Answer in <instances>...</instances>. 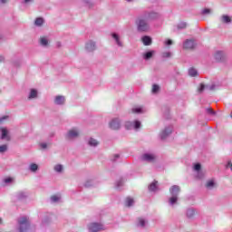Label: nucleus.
<instances>
[{"mask_svg": "<svg viewBox=\"0 0 232 232\" xmlns=\"http://www.w3.org/2000/svg\"><path fill=\"white\" fill-rule=\"evenodd\" d=\"M160 18V14L157 12L145 11L142 14L137 17L136 25L138 32H149L150 21H157Z\"/></svg>", "mask_w": 232, "mask_h": 232, "instance_id": "1", "label": "nucleus"}, {"mask_svg": "<svg viewBox=\"0 0 232 232\" xmlns=\"http://www.w3.org/2000/svg\"><path fill=\"white\" fill-rule=\"evenodd\" d=\"M18 232H28V229H30V221L26 217L19 218L18 220Z\"/></svg>", "mask_w": 232, "mask_h": 232, "instance_id": "2", "label": "nucleus"}, {"mask_svg": "<svg viewBox=\"0 0 232 232\" xmlns=\"http://www.w3.org/2000/svg\"><path fill=\"white\" fill-rule=\"evenodd\" d=\"M105 227L104 225L97 222H92L88 225V231L89 232H99L104 231Z\"/></svg>", "mask_w": 232, "mask_h": 232, "instance_id": "3", "label": "nucleus"}, {"mask_svg": "<svg viewBox=\"0 0 232 232\" xmlns=\"http://www.w3.org/2000/svg\"><path fill=\"white\" fill-rule=\"evenodd\" d=\"M79 135H81V131L79 130V129L72 128L68 130L66 134V139H68V140H73V139H77Z\"/></svg>", "mask_w": 232, "mask_h": 232, "instance_id": "4", "label": "nucleus"}, {"mask_svg": "<svg viewBox=\"0 0 232 232\" xmlns=\"http://www.w3.org/2000/svg\"><path fill=\"white\" fill-rule=\"evenodd\" d=\"M172 132H173V126L169 125L168 127H165V129L161 130L160 134L161 140L168 139V137H169V135H171Z\"/></svg>", "mask_w": 232, "mask_h": 232, "instance_id": "5", "label": "nucleus"}, {"mask_svg": "<svg viewBox=\"0 0 232 232\" xmlns=\"http://www.w3.org/2000/svg\"><path fill=\"white\" fill-rule=\"evenodd\" d=\"M140 121H127L125 123L126 130H139L140 129Z\"/></svg>", "mask_w": 232, "mask_h": 232, "instance_id": "6", "label": "nucleus"}, {"mask_svg": "<svg viewBox=\"0 0 232 232\" xmlns=\"http://www.w3.org/2000/svg\"><path fill=\"white\" fill-rule=\"evenodd\" d=\"M85 50L89 53H92V52H95V50H97V45H96L95 42H93L92 40L87 41L85 43Z\"/></svg>", "mask_w": 232, "mask_h": 232, "instance_id": "7", "label": "nucleus"}, {"mask_svg": "<svg viewBox=\"0 0 232 232\" xmlns=\"http://www.w3.org/2000/svg\"><path fill=\"white\" fill-rule=\"evenodd\" d=\"M111 130H119L121 128V120L114 118L109 123Z\"/></svg>", "mask_w": 232, "mask_h": 232, "instance_id": "8", "label": "nucleus"}, {"mask_svg": "<svg viewBox=\"0 0 232 232\" xmlns=\"http://www.w3.org/2000/svg\"><path fill=\"white\" fill-rule=\"evenodd\" d=\"M39 97V91L36 89H30L29 93L27 95L28 101H34Z\"/></svg>", "mask_w": 232, "mask_h": 232, "instance_id": "9", "label": "nucleus"}, {"mask_svg": "<svg viewBox=\"0 0 232 232\" xmlns=\"http://www.w3.org/2000/svg\"><path fill=\"white\" fill-rule=\"evenodd\" d=\"M155 159V154L151 153H145L141 156V160H143L144 162H153Z\"/></svg>", "mask_w": 232, "mask_h": 232, "instance_id": "10", "label": "nucleus"}, {"mask_svg": "<svg viewBox=\"0 0 232 232\" xmlns=\"http://www.w3.org/2000/svg\"><path fill=\"white\" fill-rule=\"evenodd\" d=\"M196 44H197L195 43L194 40H186L183 44V48H185V50H193Z\"/></svg>", "mask_w": 232, "mask_h": 232, "instance_id": "11", "label": "nucleus"}, {"mask_svg": "<svg viewBox=\"0 0 232 232\" xmlns=\"http://www.w3.org/2000/svg\"><path fill=\"white\" fill-rule=\"evenodd\" d=\"M111 37L115 41L117 46H119L120 48H122V46H124V44H122V41H121V36L119 35V34L112 33Z\"/></svg>", "mask_w": 232, "mask_h": 232, "instance_id": "12", "label": "nucleus"}, {"mask_svg": "<svg viewBox=\"0 0 232 232\" xmlns=\"http://www.w3.org/2000/svg\"><path fill=\"white\" fill-rule=\"evenodd\" d=\"M137 227H140L141 229H144L146 226H148V219L144 218H139L136 223Z\"/></svg>", "mask_w": 232, "mask_h": 232, "instance_id": "13", "label": "nucleus"}, {"mask_svg": "<svg viewBox=\"0 0 232 232\" xmlns=\"http://www.w3.org/2000/svg\"><path fill=\"white\" fill-rule=\"evenodd\" d=\"M169 193L171 197H179V193H180V187H179V185H173L169 189Z\"/></svg>", "mask_w": 232, "mask_h": 232, "instance_id": "14", "label": "nucleus"}, {"mask_svg": "<svg viewBox=\"0 0 232 232\" xmlns=\"http://www.w3.org/2000/svg\"><path fill=\"white\" fill-rule=\"evenodd\" d=\"M64 102H66V98H64V96H62V95L55 96L54 104H56V106H63Z\"/></svg>", "mask_w": 232, "mask_h": 232, "instance_id": "15", "label": "nucleus"}, {"mask_svg": "<svg viewBox=\"0 0 232 232\" xmlns=\"http://www.w3.org/2000/svg\"><path fill=\"white\" fill-rule=\"evenodd\" d=\"M204 90H209L210 92H213V90H215V84H212V85L201 84L200 87L198 88L199 93H202Z\"/></svg>", "mask_w": 232, "mask_h": 232, "instance_id": "16", "label": "nucleus"}, {"mask_svg": "<svg viewBox=\"0 0 232 232\" xmlns=\"http://www.w3.org/2000/svg\"><path fill=\"white\" fill-rule=\"evenodd\" d=\"M0 131H1V139L9 140L10 137L8 136V130L6 128H1Z\"/></svg>", "mask_w": 232, "mask_h": 232, "instance_id": "17", "label": "nucleus"}, {"mask_svg": "<svg viewBox=\"0 0 232 232\" xmlns=\"http://www.w3.org/2000/svg\"><path fill=\"white\" fill-rule=\"evenodd\" d=\"M159 182L153 181L152 183L150 184L149 186V191L155 193L156 191L159 190Z\"/></svg>", "mask_w": 232, "mask_h": 232, "instance_id": "18", "label": "nucleus"}, {"mask_svg": "<svg viewBox=\"0 0 232 232\" xmlns=\"http://www.w3.org/2000/svg\"><path fill=\"white\" fill-rule=\"evenodd\" d=\"M201 168H202V166L200 165V163H196L194 165V171L198 172V179H202V177H204L202 172H200Z\"/></svg>", "mask_w": 232, "mask_h": 232, "instance_id": "19", "label": "nucleus"}, {"mask_svg": "<svg viewBox=\"0 0 232 232\" xmlns=\"http://www.w3.org/2000/svg\"><path fill=\"white\" fill-rule=\"evenodd\" d=\"M28 169L29 171H31V173H37V171L39 170V165H37L36 163H31L28 166Z\"/></svg>", "mask_w": 232, "mask_h": 232, "instance_id": "20", "label": "nucleus"}, {"mask_svg": "<svg viewBox=\"0 0 232 232\" xmlns=\"http://www.w3.org/2000/svg\"><path fill=\"white\" fill-rule=\"evenodd\" d=\"M216 186H217V183L215 182V179H208L206 183L207 189H214Z\"/></svg>", "mask_w": 232, "mask_h": 232, "instance_id": "21", "label": "nucleus"}, {"mask_svg": "<svg viewBox=\"0 0 232 232\" xmlns=\"http://www.w3.org/2000/svg\"><path fill=\"white\" fill-rule=\"evenodd\" d=\"M39 43H40L41 46H44V48H46V46H48V43H49L48 37H46V36L40 37Z\"/></svg>", "mask_w": 232, "mask_h": 232, "instance_id": "22", "label": "nucleus"}, {"mask_svg": "<svg viewBox=\"0 0 232 232\" xmlns=\"http://www.w3.org/2000/svg\"><path fill=\"white\" fill-rule=\"evenodd\" d=\"M214 57L216 59V61H222V59H224V52L222 51H217L214 54Z\"/></svg>", "mask_w": 232, "mask_h": 232, "instance_id": "23", "label": "nucleus"}, {"mask_svg": "<svg viewBox=\"0 0 232 232\" xmlns=\"http://www.w3.org/2000/svg\"><path fill=\"white\" fill-rule=\"evenodd\" d=\"M2 184H3V186H12L14 184V179L13 178H5L3 179Z\"/></svg>", "mask_w": 232, "mask_h": 232, "instance_id": "24", "label": "nucleus"}, {"mask_svg": "<svg viewBox=\"0 0 232 232\" xmlns=\"http://www.w3.org/2000/svg\"><path fill=\"white\" fill-rule=\"evenodd\" d=\"M88 144L92 147V148H97V146H99V141L93 138H90L88 140Z\"/></svg>", "mask_w": 232, "mask_h": 232, "instance_id": "25", "label": "nucleus"}, {"mask_svg": "<svg viewBox=\"0 0 232 232\" xmlns=\"http://www.w3.org/2000/svg\"><path fill=\"white\" fill-rule=\"evenodd\" d=\"M26 197H28V192L26 191H20L16 195L18 200H24V198H26Z\"/></svg>", "mask_w": 232, "mask_h": 232, "instance_id": "26", "label": "nucleus"}, {"mask_svg": "<svg viewBox=\"0 0 232 232\" xmlns=\"http://www.w3.org/2000/svg\"><path fill=\"white\" fill-rule=\"evenodd\" d=\"M186 215L188 218H193V217H195V208H188Z\"/></svg>", "mask_w": 232, "mask_h": 232, "instance_id": "27", "label": "nucleus"}, {"mask_svg": "<svg viewBox=\"0 0 232 232\" xmlns=\"http://www.w3.org/2000/svg\"><path fill=\"white\" fill-rule=\"evenodd\" d=\"M153 53H155V51H148L143 54V59H145V61H149V59L153 57Z\"/></svg>", "mask_w": 232, "mask_h": 232, "instance_id": "28", "label": "nucleus"}, {"mask_svg": "<svg viewBox=\"0 0 232 232\" xmlns=\"http://www.w3.org/2000/svg\"><path fill=\"white\" fill-rule=\"evenodd\" d=\"M64 169V167L61 164H56L53 167V171H55V173H62Z\"/></svg>", "mask_w": 232, "mask_h": 232, "instance_id": "29", "label": "nucleus"}, {"mask_svg": "<svg viewBox=\"0 0 232 232\" xmlns=\"http://www.w3.org/2000/svg\"><path fill=\"white\" fill-rule=\"evenodd\" d=\"M179 200V197L177 196H171L169 198V206H175V204H177Z\"/></svg>", "mask_w": 232, "mask_h": 232, "instance_id": "30", "label": "nucleus"}, {"mask_svg": "<svg viewBox=\"0 0 232 232\" xmlns=\"http://www.w3.org/2000/svg\"><path fill=\"white\" fill-rule=\"evenodd\" d=\"M142 43L145 46H150L151 44V37L150 36H143L142 37Z\"/></svg>", "mask_w": 232, "mask_h": 232, "instance_id": "31", "label": "nucleus"}, {"mask_svg": "<svg viewBox=\"0 0 232 232\" xmlns=\"http://www.w3.org/2000/svg\"><path fill=\"white\" fill-rule=\"evenodd\" d=\"M188 75L190 77H197V75H198V72L197 71V69L191 67L188 69Z\"/></svg>", "mask_w": 232, "mask_h": 232, "instance_id": "32", "label": "nucleus"}, {"mask_svg": "<svg viewBox=\"0 0 232 232\" xmlns=\"http://www.w3.org/2000/svg\"><path fill=\"white\" fill-rule=\"evenodd\" d=\"M178 30H186L188 28V23L186 22H179L177 25Z\"/></svg>", "mask_w": 232, "mask_h": 232, "instance_id": "33", "label": "nucleus"}, {"mask_svg": "<svg viewBox=\"0 0 232 232\" xmlns=\"http://www.w3.org/2000/svg\"><path fill=\"white\" fill-rule=\"evenodd\" d=\"M122 186H124V179H120L118 181H116V189L121 190Z\"/></svg>", "mask_w": 232, "mask_h": 232, "instance_id": "34", "label": "nucleus"}, {"mask_svg": "<svg viewBox=\"0 0 232 232\" xmlns=\"http://www.w3.org/2000/svg\"><path fill=\"white\" fill-rule=\"evenodd\" d=\"M44 24V19H43L42 17L36 18L34 21L35 26H43Z\"/></svg>", "mask_w": 232, "mask_h": 232, "instance_id": "35", "label": "nucleus"}, {"mask_svg": "<svg viewBox=\"0 0 232 232\" xmlns=\"http://www.w3.org/2000/svg\"><path fill=\"white\" fill-rule=\"evenodd\" d=\"M132 113H144V109L142 107L132 108Z\"/></svg>", "mask_w": 232, "mask_h": 232, "instance_id": "36", "label": "nucleus"}, {"mask_svg": "<svg viewBox=\"0 0 232 232\" xmlns=\"http://www.w3.org/2000/svg\"><path fill=\"white\" fill-rule=\"evenodd\" d=\"M221 21H222V23H226L227 24L231 23V18L228 15L224 14L221 17Z\"/></svg>", "mask_w": 232, "mask_h": 232, "instance_id": "37", "label": "nucleus"}, {"mask_svg": "<svg viewBox=\"0 0 232 232\" xmlns=\"http://www.w3.org/2000/svg\"><path fill=\"white\" fill-rule=\"evenodd\" d=\"M134 200H133V198H126V206L128 207V208H131V206H133V204H134Z\"/></svg>", "mask_w": 232, "mask_h": 232, "instance_id": "38", "label": "nucleus"}, {"mask_svg": "<svg viewBox=\"0 0 232 232\" xmlns=\"http://www.w3.org/2000/svg\"><path fill=\"white\" fill-rule=\"evenodd\" d=\"M60 200H61V197H59V196L51 197V202H53V203L59 202Z\"/></svg>", "mask_w": 232, "mask_h": 232, "instance_id": "39", "label": "nucleus"}, {"mask_svg": "<svg viewBox=\"0 0 232 232\" xmlns=\"http://www.w3.org/2000/svg\"><path fill=\"white\" fill-rule=\"evenodd\" d=\"M85 188H92V186H93V180L92 179H88L85 183H84Z\"/></svg>", "mask_w": 232, "mask_h": 232, "instance_id": "40", "label": "nucleus"}, {"mask_svg": "<svg viewBox=\"0 0 232 232\" xmlns=\"http://www.w3.org/2000/svg\"><path fill=\"white\" fill-rule=\"evenodd\" d=\"M83 5H84V6H87L88 8H92V1H90V0H84Z\"/></svg>", "mask_w": 232, "mask_h": 232, "instance_id": "41", "label": "nucleus"}, {"mask_svg": "<svg viewBox=\"0 0 232 232\" xmlns=\"http://www.w3.org/2000/svg\"><path fill=\"white\" fill-rule=\"evenodd\" d=\"M159 90H160V87H159V85L154 84V85L152 86V93H158V92H159Z\"/></svg>", "mask_w": 232, "mask_h": 232, "instance_id": "42", "label": "nucleus"}, {"mask_svg": "<svg viewBox=\"0 0 232 232\" xmlns=\"http://www.w3.org/2000/svg\"><path fill=\"white\" fill-rule=\"evenodd\" d=\"M119 159H121V155H119V154H114V155L112 156V158L111 159V160L112 162H117V160H119Z\"/></svg>", "mask_w": 232, "mask_h": 232, "instance_id": "43", "label": "nucleus"}, {"mask_svg": "<svg viewBox=\"0 0 232 232\" xmlns=\"http://www.w3.org/2000/svg\"><path fill=\"white\" fill-rule=\"evenodd\" d=\"M163 59H169L171 57V53L170 52H165L162 53Z\"/></svg>", "mask_w": 232, "mask_h": 232, "instance_id": "44", "label": "nucleus"}, {"mask_svg": "<svg viewBox=\"0 0 232 232\" xmlns=\"http://www.w3.org/2000/svg\"><path fill=\"white\" fill-rule=\"evenodd\" d=\"M8 150V146L6 145H1L0 146V153H5Z\"/></svg>", "mask_w": 232, "mask_h": 232, "instance_id": "45", "label": "nucleus"}, {"mask_svg": "<svg viewBox=\"0 0 232 232\" xmlns=\"http://www.w3.org/2000/svg\"><path fill=\"white\" fill-rule=\"evenodd\" d=\"M206 111H207V113H208V115H216L215 111H213V109H211V108H208L206 110Z\"/></svg>", "mask_w": 232, "mask_h": 232, "instance_id": "46", "label": "nucleus"}, {"mask_svg": "<svg viewBox=\"0 0 232 232\" xmlns=\"http://www.w3.org/2000/svg\"><path fill=\"white\" fill-rule=\"evenodd\" d=\"M164 44L166 46H171V44H173V41L171 39H168L164 42Z\"/></svg>", "mask_w": 232, "mask_h": 232, "instance_id": "47", "label": "nucleus"}, {"mask_svg": "<svg viewBox=\"0 0 232 232\" xmlns=\"http://www.w3.org/2000/svg\"><path fill=\"white\" fill-rule=\"evenodd\" d=\"M40 148H41V150H46V148H48V143L41 142L40 143Z\"/></svg>", "mask_w": 232, "mask_h": 232, "instance_id": "48", "label": "nucleus"}, {"mask_svg": "<svg viewBox=\"0 0 232 232\" xmlns=\"http://www.w3.org/2000/svg\"><path fill=\"white\" fill-rule=\"evenodd\" d=\"M8 120V116H2L0 117V124H3L4 121H7Z\"/></svg>", "mask_w": 232, "mask_h": 232, "instance_id": "49", "label": "nucleus"}, {"mask_svg": "<svg viewBox=\"0 0 232 232\" xmlns=\"http://www.w3.org/2000/svg\"><path fill=\"white\" fill-rule=\"evenodd\" d=\"M28 3H34V0H22L23 5H28Z\"/></svg>", "mask_w": 232, "mask_h": 232, "instance_id": "50", "label": "nucleus"}, {"mask_svg": "<svg viewBox=\"0 0 232 232\" xmlns=\"http://www.w3.org/2000/svg\"><path fill=\"white\" fill-rule=\"evenodd\" d=\"M209 12H210L209 9H204V10L202 11V14H203V15H206V14H209Z\"/></svg>", "mask_w": 232, "mask_h": 232, "instance_id": "51", "label": "nucleus"}, {"mask_svg": "<svg viewBox=\"0 0 232 232\" xmlns=\"http://www.w3.org/2000/svg\"><path fill=\"white\" fill-rule=\"evenodd\" d=\"M227 168H229L231 169V171H232V162L231 161L227 162Z\"/></svg>", "mask_w": 232, "mask_h": 232, "instance_id": "52", "label": "nucleus"}, {"mask_svg": "<svg viewBox=\"0 0 232 232\" xmlns=\"http://www.w3.org/2000/svg\"><path fill=\"white\" fill-rule=\"evenodd\" d=\"M5 61V56H0V63H3Z\"/></svg>", "mask_w": 232, "mask_h": 232, "instance_id": "53", "label": "nucleus"}, {"mask_svg": "<svg viewBox=\"0 0 232 232\" xmlns=\"http://www.w3.org/2000/svg\"><path fill=\"white\" fill-rule=\"evenodd\" d=\"M0 2L2 3V5L6 4V0H0Z\"/></svg>", "mask_w": 232, "mask_h": 232, "instance_id": "54", "label": "nucleus"}, {"mask_svg": "<svg viewBox=\"0 0 232 232\" xmlns=\"http://www.w3.org/2000/svg\"><path fill=\"white\" fill-rule=\"evenodd\" d=\"M0 224H3V219L0 218Z\"/></svg>", "mask_w": 232, "mask_h": 232, "instance_id": "55", "label": "nucleus"}, {"mask_svg": "<svg viewBox=\"0 0 232 232\" xmlns=\"http://www.w3.org/2000/svg\"><path fill=\"white\" fill-rule=\"evenodd\" d=\"M128 3H131V1H133V0H126Z\"/></svg>", "mask_w": 232, "mask_h": 232, "instance_id": "56", "label": "nucleus"}, {"mask_svg": "<svg viewBox=\"0 0 232 232\" xmlns=\"http://www.w3.org/2000/svg\"><path fill=\"white\" fill-rule=\"evenodd\" d=\"M57 46H61V43L58 42V43H57Z\"/></svg>", "mask_w": 232, "mask_h": 232, "instance_id": "57", "label": "nucleus"}, {"mask_svg": "<svg viewBox=\"0 0 232 232\" xmlns=\"http://www.w3.org/2000/svg\"><path fill=\"white\" fill-rule=\"evenodd\" d=\"M42 222H43V224H46V220H43Z\"/></svg>", "mask_w": 232, "mask_h": 232, "instance_id": "58", "label": "nucleus"}, {"mask_svg": "<svg viewBox=\"0 0 232 232\" xmlns=\"http://www.w3.org/2000/svg\"><path fill=\"white\" fill-rule=\"evenodd\" d=\"M53 135H54L53 133H51V137H53Z\"/></svg>", "mask_w": 232, "mask_h": 232, "instance_id": "59", "label": "nucleus"}]
</instances>
